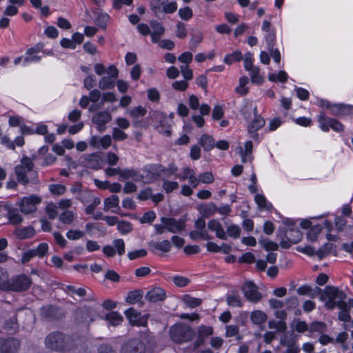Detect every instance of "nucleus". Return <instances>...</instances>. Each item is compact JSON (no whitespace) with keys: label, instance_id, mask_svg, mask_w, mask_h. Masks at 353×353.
I'll use <instances>...</instances> for the list:
<instances>
[{"label":"nucleus","instance_id":"69168bd1","mask_svg":"<svg viewBox=\"0 0 353 353\" xmlns=\"http://www.w3.org/2000/svg\"><path fill=\"white\" fill-rule=\"evenodd\" d=\"M199 180L203 183H212L214 180V177L212 172H206L199 176Z\"/></svg>","mask_w":353,"mask_h":353},{"label":"nucleus","instance_id":"603ef678","mask_svg":"<svg viewBox=\"0 0 353 353\" xmlns=\"http://www.w3.org/2000/svg\"><path fill=\"white\" fill-rule=\"evenodd\" d=\"M179 15L181 19L188 21L192 17L193 13L192 9L190 7L186 6L179 10Z\"/></svg>","mask_w":353,"mask_h":353},{"label":"nucleus","instance_id":"20e7f679","mask_svg":"<svg viewBox=\"0 0 353 353\" xmlns=\"http://www.w3.org/2000/svg\"><path fill=\"white\" fill-rule=\"evenodd\" d=\"M170 339L176 344L189 342L196 336V332L184 323H177L169 329Z\"/></svg>","mask_w":353,"mask_h":353},{"label":"nucleus","instance_id":"4c0bfd02","mask_svg":"<svg viewBox=\"0 0 353 353\" xmlns=\"http://www.w3.org/2000/svg\"><path fill=\"white\" fill-rule=\"evenodd\" d=\"M268 327L270 329H276L280 332H284L287 330V325L283 321H276L271 320L268 322Z\"/></svg>","mask_w":353,"mask_h":353},{"label":"nucleus","instance_id":"412c9836","mask_svg":"<svg viewBox=\"0 0 353 353\" xmlns=\"http://www.w3.org/2000/svg\"><path fill=\"white\" fill-rule=\"evenodd\" d=\"M149 246L152 252L161 250L164 252H168L172 248V244L168 240H163L161 242L152 241L149 243Z\"/></svg>","mask_w":353,"mask_h":353},{"label":"nucleus","instance_id":"79ce46f5","mask_svg":"<svg viewBox=\"0 0 353 353\" xmlns=\"http://www.w3.org/2000/svg\"><path fill=\"white\" fill-rule=\"evenodd\" d=\"M86 166L94 170L99 169L100 163L98 157L94 154H90L86 159Z\"/></svg>","mask_w":353,"mask_h":353},{"label":"nucleus","instance_id":"f8f14e48","mask_svg":"<svg viewBox=\"0 0 353 353\" xmlns=\"http://www.w3.org/2000/svg\"><path fill=\"white\" fill-rule=\"evenodd\" d=\"M145 346L143 343L137 339L128 341L123 345L121 353H144Z\"/></svg>","mask_w":353,"mask_h":353},{"label":"nucleus","instance_id":"423d86ee","mask_svg":"<svg viewBox=\"0 0 353 353\" xmlns=\"http://www.w3.org/2000/svg\"><path fill=\"white\" fill-rule=\"evenodd\" d=\"M150 119L157 123V130L161 134L166 136L171 134V125L168 123V119L163 112L159 111H153L150 113Z\"/></svg>","mask_w":353,"mask_h":353},{"label":"nucleus","instance_id":"4be33fe9","mask_svg":"<svg viewBox=\"0 0 353 353\" xmlns=\"http://www.w3.org/2000/svg\"><path fill=\"white\" fill-rule=\"evenodd\" d=\"M139 177V172L133 168H124L121 170L119 179L125 181L128 179L137 180Z\"/></svg>","mask_w":353,"mask_h":353},{"label":"nucleus","instance_id":"2f4dec72","mask_svg":"<svg viewBox=\"0 0 353 353\" xmlns=\"http://www.w3.org/2000/svg\"><path fill=\"white\" fill-rule=\"evenodd\" d=\"M338 307L341 310L338 316L339 319L343 322H349L351 319V316L350 314V307L348 304L345 302V306H340Z\"/></svg>","mask_w":353,"mask_h":353},{"label":"nucleus","instance_id":"58836bf2","mask_svg":"<svg viewBox=\"0 0 353 353\" xmlns=\"http://www.w3.org/2000/svg\"><path fill=\"white\" fill-rule=\"evenodd\" d=\"M288 74L285 71H279L278 74L271 73L269 74L268 79L270 81L275 82L279 81L281 83H285L288 80Z\"/></svg>","mask_w":353,"mask_h":353},{"label":"nucleus","instance_id":"a878e982","mask_svg":"<svg viewBox=\"0 0 353 353\" xmlns=\"http://www.w3.org/2000/svg\"><path fill=\"white\" fill-rule=\"evenodd\" d=\"M125 314L126 317L128 319L130 323L132 325H139V318L141 316V313L137 312L133 307H130L125 311Z\"/></svg>","mask_w":353,"mask_h":353},{"label":"nucleus","instance_id":"5701e85b","mask_svg":"<svg viewBox=\"0 0 353 353\" xmlns=\"http://www.w3.org/2000/svg\"><path fill=\"white\" fill-rule=\"evenodd\" d=\"M267 314L261 310H254L250 314V320L255 325H261L267 321Z\"/></svg>","mask_w":353,"mask_h":353},{"label":"nucleus","instance_id":"72a5a7b5","mask_svg":"<svg viewBox=\"0 0 353 353\" xmlns=\"http://www.w3.org/2000/svg\"><path fill=\"white\" fill-rule=\"evenodd\" d=\"M114 81L112 79V78L109 77H102L99 82V87L103 90L112 89L114 87Z\"/></svg>","mask_w":353,"mask_h":353},{"label":"nucleus","instance_id":"5fc2aeb1","mask_svg":"<svg viewBox=\"0 0 353 353\" xmlns=\"http://www.w3.org/2000/svg\"><path fill=\"white\" fill-rule=\"evenodd\" d=\"M163 189L166 193H170L179 188V183L176 181H163Z\"/></svg>","mask_w":353,"mask_h":353},{"label":"nucleus","instance_id":"7ed1b4c3","mask_svg":"<svg viewBox=\"0 0 353 353\" xmlns=\"http://www.w3.org/2000/svg\"><path fill=\"white\" fill-rule=\"evenodd\" d=\"M321 293V299L325 301V306L329 310L336 307L345 306L346 294L334 286L327 285Z\"/></svg>","mask_w":353,"mask_h":353},{"label":"nucleus","instance_id":"bb28decb","mask_svg":"<svg viewBox=\"0 0 353 353\" xmlns=\"http://www.w3.org/2000/svg\"><path fill=\"white\" fill-rule=\"evenodd\" d=\"M119 198L117 195L112 194L111 196L106 198L104 200V208L103 210L105 212H108L110 209L113 208H117L119 209Z\"/></svg>","mask_w":353,"mask_h":353},{"label":"nucleus","instance_id":"39448f33","mask_svg":"<svg viewBox=\"0 0 353 353\" xmlns=\"http://www.w3.org/2000/svg\"><path fill=\"white\" fill-rule=\"evenodd\" d=\"M32 284L31 279L26 274H20L8 279V291L21 292L27 290Z\"/></svg>","mask_w":353,"mask_h":353},{"label":"nucleus","instance_id":"e433bc0d","mask_svg":"<svg viewBox=\"0 0 353 353\" xmlns=\"http://www.w3.org/2000/svg\"><path fill=\"white\" fill-rule=\"evenodd\" d=\"M5 328L9 331L15 332L18 328V323L17 321V313L13 312L12 316L5 322Z\"/></svg>","mask_w":353,"mask_h":353},{"label":"nucleus","instance_id":"a18cd8bd","mask_svg":"<svg viewBox=\"0 0 353 353\" xmlns=\"http://www.w3.org/2000/svg\"><path fill=\"white\" fill-rule=\"evenodd\" d=\"M249 71H250L251 81L252 83L258 84L262 83L263 80L260 75V70L258 67H254Z\"/></svg>","mask_w":353,"mask_h":353},{"label":"nucleus","instance_id":"c03bdc74","mask_svg":"<svg viewBox=\"0 0 353 353\" xmlns=\"http://www.w3.org/2000/svg\"><path fill=\"white\" fill-rule=\"evenodd\" d=\"M59 220L63 224H71L74 220V214L70 210H65L60 214Z\"/></svg>","mask_w":353,"mask_h":353},{"label":"nucleus","instance_id":"ea45409f","mask_svg":"<svg viewBox=\"0 0 353 353\" xmlns=\"http://www.w3.org/2000/svg\"><path fill=\"white\" fill-rule=\"evenodd\" d=\"M8 272L0 268V290L6 292L8 291Z\"/></svg>","mask_w":353,"mask_h":353},{"label":"nucleus","instance_id":"49530a36","mask_svg":"<svg viewBox=\"0 0 353 353\" xmlns=\"http://www.w3.org/2000/svg\"><path fill=\"white\" fill-rule=\"evenodd\" d=\"M227 302L230 306L232 307H241L242 301L241 298L239 294H232L227 297Z\"/></svg>","mask_w":353,"mask_h":353},{"label":"nucleus","instance_id":"9b49d317","mask_svg":"<svg viewBox=\"0 0 353 353\" xmlns=\"http://www.w3.org/2000/svg\"><path fill=\"white\" fill-rule=\"evenodd\" d=\"M285 237L288 241L282 239L280 245L283 248H289L290 243H296L302 239V233L298 229L290 228L285 231Z\"/></svg>","mask_w":353,"mask_h":353},{"label":"nucleus","instance_id":"6e6d98bb","mask_svg":"<svg viewBox=\"0 0 353 353\" xmlns=\"http://www.w3.org/2000/svg\"><path fill=\"white\" fill-rule=\"evenodd\" d=\"M84 235V232L79 230H70L66 234L67 238L72 241L81 239Z\"/></svg>","mask_w":353,"mask_h":353},{"label":"nucleus","instance_id":"393cba45","mask_svg":"<svg viewBox=\"0 0 353 353\" xmlns=\"http://www.w3.org/2000/svg\"><path fill=\"white\" fill-rule=\"evenodd\" d=\"M7 216L10 223L12 225H19L23 221L22 216L19 214L18 210L16 208H9Z\"/></svg>","mask_w":353,"mask_h":353},{"label":"nucleus","instance_id":"1a4fd4ad","mask_svg":"<svg viewBox=\"0 0 353 353\" xmlns=\"http://www.w3.org/2000/svg\"><path fill=\"white\" fill-rule=\"evenodd\" d=\"M112 120V115L108 111H101L94 114L92 118V121L97 125V129L99 132H103L106 129V124Z\"/></svg>","mask_w":353,"mask_h":353},{"label":"nucleus","instance_id":"4468645a","mask_svg":"<svg viewBox=\"0 0 353 353\" xmlns=\"http://www.w3.org/2000/svg\"><path fill=\"white\" fill-rule=\"evenodd\" d=\"M253 112L254 118L253 121L248 125V132L251 134L252 137L256 138L258 137V134L256 133L257 130L265 125V121L261 115L257 114L256 107H254Z\"/></svg>","mask_w":353,"mask_h":353},{"label":"nucleus","instance_id":"3c124183","mask_svg":"<svg viewBox=\"0 0 353 353\" xmlns=\"http://www.w3.org/2000/svg\"><path fill=\"white\" fill-rule=\"evenodd\" d=\"M164 3H161L160 0L154 1L151 3V10L154 13L155 16L161 19L162 14V7Z\"/></svg>","mask_w":353,"mask_h":353},{"label":"nucleus","instance_id":"bf43d9fd","mask_svg":"<svg viewBox=\"0 0 353 353\" xmlns=\"http://www.w3.org/2000/svg\"><path fill=\"white\" fill-rule=\"evenodd\" d=\"M177 10V3L175 1L163 3L162 7V14L174 13Z\"/></svg>","mask_w":353,"mask_h":353},{"label":"nucleus","instance_id":"37998d69","mask_svg":"<svg viewBox=\"0 0 353 353\" xmlns=\"http://www.w3.org/2000/svg\"><path fill=\"white\" fill-rule=\"evenodd\" d=\"M110 19V17L108 14L105 13H101L98 15V17L94 20V23L99 26L102 29H105L107 23Z\"/></svg>","mask_w":353,"mask_h":353},{"label":"nucleus","instance_id":"09e8293b","mask_svg":"<svg viewBox=\"0 0 353 353\" xmlns=\"http://www.w3.org/2000/svg\"><path fill=\"white\" fill-rule=\"evenodd\" d=\"M176 36L179 39H184L187 37L188 32L185 24L181 21H179L176 26Z\"/></svg>","mask_w":353,"mask_h":353},{"label":"nucleus","instance_id":"de8ad7c7","mask_svg":"<svg viewBox=\"0 0 353 353\" xmlns=\"http://www.w3.org/2000/svg\"><path fill=\"white\" fill-rule=\"evenodd\" d=\"M149 171L156 177H161L163 176V172L165 171V167L161 164H153L150 165Z\"/></svg>","mask_w":353,"mask_h":353},{"label":"nucleus","instance_id":"a19ab883","mask_svg":"<svg viewBox=\"0 0 353 353\" xmlns=\"http://www.w3.org/2000/svg\"><path fill=\"white\" fill-rule=\"evenodd\" d=\"M183 301L188 306L192 308L199 306L202 303L201 299L192 297L189 294H185L183 298Z\"/></svg>","mask_w":353,"mask_h":353},{"label":"nucleus","instance_id":"2eb2a0df","mask_svg":"<svg viewBox=\"0 0 353 353\" xmlns=\"http://www.w3.org/2000/svg\"><path fill=\"white\" fill-rule=\"evenodd\" d=\"M161 221L165 225L167 230L172 233L181 231L185 227V221L183 219L176 220L174 218L161 217Z\"/></svg>","mask_w":353,"mask_h":353},{"label":"nucleus","instance_id":"c85d7f7f","mask_svg":"<svg viewBox=\"0 0 353 353\" xmlns=\"http://www.w3.org/2000/svg\"><path fill=\"white\" fill-rule=\"evenodd\" d=\"M213 334V328L210 326H201L198 330V345L203 343L204 338Z\"/></svg>","mask_w":353,"mask_h":353},{"label":"nucleus","instance_id":"cd10ccee","mask_svg":"<svg viewBox=\"0 0 353 353\" xmlns=\"http://www.w3.org/2000/svg\"><path fill=\"white\" fill-rule=\"evenodd\" d=\"M200 144L205 151L211 150L215 145L212 137L208 134H203L200 139Z\"/></svg>","mask_w":353,"mask_h":353},{"label":"nucleus","instance_id":"c9c22d12","mask_svg":"<svg viewBox=\"0 0 353 353\" xmlns=\"http://www.w3.org/2000/svg\"><path fill=\"white\" fill-rule=\"evenodd\" d=\"M242 59V54L240 51H236L233 53L227 54L223 61L228 65H231L236 61H239Z\"/></svg>","mask_w":353,"mask_h":353},{"label":"nucleus","instance_id":"aec40b11","mask_svg":"<svg viewBox=\"0 0 353 353\" xmlns=\"http://www.w3.org/2000/svg\"><path fill=\"white\" fill-rule=\"evenodd\" d=\"M237 152L241 155L243 163L248 161V157L251 156L253 150V143L252 141H248L245 143V149L242 146L236 148Z\"/></svg>","mask_w":353,"mask_h":353},{"label":"nucleus","instance_id":"f257e3e1","mask_svg":"<svg viewBox=\"0 0 353 353\" xmlns=\"http://www.w3.org/2000/svg\"><path fill=\"white\" fill-rule=\"evenodd\" d=\"M47 348L57 351L65 352L73 349L75 346L72 337L61 332H52L45 339Z\"/></svg>","mask_w":353,"mask_h":353},{"label":"nucleus","instance_id":"b1692460","mask_svg":"<svg viewBox=\"0 0 353 353\" xmlns=\"http://www.w3.org/2000/svg\"><path fill=\"white\" fill-rule=\"evenodd\" d=\"M15 234L19 239H29L34 236V230L31 226L17 228L15 231Z\"/></svg>","mask_w":353,"mask_h":353},{"label":"nucleus","instance_id":"13d9d810","mask_svg":"<svg viewBox=\"0 0 353 353\" xmlns=\"http://www.w3.org/2000/svg\"><path fill=\"white\" fill-rule=\"evenodd\" d=\"M156 219V214L154 211L146 212L139 221L141 223H151Z\"/></svg>","mask_w":353,"mask_h":353},{"label":"nucleus","instance_id":"7c9ffc66","mask_svg":"<svg viewBox=\"0 0 353 353\" xmlns=\"http://www.w3.org/2000/svg\"><path fill=\"white\" fill-rule=\"evenodd\" d=\"M105 319L113 326L120 325L123 321V318L121 314L117 312H111L108 313L106 315Z\"/></svg>","mask_w":353,"mask_h":353},{"label":"nucleus","instance_id":"f704fd0d","mask_svg":"<svg viewBox=\"0 0 353 353\" xmlns=\"http://www.w3.org/2000/svg\"><path fill=\"white\" fill-rule=\"evenodd\" d=\"M142 296L143 294L141 290H134L128 293L125 301L130 304H134L137 303L142 298Z\"/></svg>","mask_w":353,"mask_h":353},{"label":"nucleus","instance_id":"0e129e2a","mask_svg":"<svg viewBox=\"0 0 353 353\" xmlns=\"http://www.w3.org/2000/svg\"><path fill=\"white\" fill-rule=\"evenodd\" d=\"M146 112L147 111L145 108L141 106H138L130 111V115L131 117L141 118L143 117L146 114Z\"/></svg>","mask_w":353,"mask_h":353},{"label":"nucleus","instance_id":"a211bd4d","mask_svg":"<svg viewBox=\"0 0 353 353\" xmlns=\"http://www.w3.org/2000/svg\"><path fill=\"white\" fill-rule=\"evenodd\" d=\"M208 227L209 230L216 232V235L218 238L223 240L227 239V235L223 230V228L222 227L221 223L217 220H210L208 222Z\"/></svg>","mask_w":353,"mask_h":353},{"label":"nucleus","instance_id":"8fccbe9b","mask_svg":"<svg viewBox=\"0 0 353 353\" xmlns=\"http://www.w3.org/2000/svg\"><path fill=\"white\" fill-rule=\"evenodd\" d=\"M50 192L54 195H62L66 191V188L61 184H51L49 186Z\"/></svg>","mask_w":353,"mask_h":353},{"label":"nucleus","instance_id":"774afa93","mask_svg":"<svg viewBox=\"0 0 353 353\" xmlns=\"http://www.w3.org/2000/svg\"><path fill=\"white\" fill-rule=\"evenodd\" d=\"M174 283L180 288L185 287L190 283V279L181 276H176L173 278Z\"/></svg>","mask_w":353,"mask_h":353},{"label":"nucleus","instance_id":"473e14b6","mask_svg":"<svg viewBox=\"0 0 353 353\" xmlns=\"http://www.w3.org/2000/svg\"><path fill=\"white\" fill-rule=\"evenodd\" d=\"M64 290L71 295L76 294L79 296V297H84L86 295V290L85 288H76L74 285H66Z\"/></svg>","mask_w":353,"mask_h":353},{"label":"nucleus","instance_id":"6e6552de","mask_svg":"<svg viewBox=\"0 0 353 353\" xmlns=\"http://www.w3.org/2000/svg\"><path fill=\"white\" fill-rule=\"evenodd\" d=\"M41 202V197L36 195L24 197L19 204L21 212L26 214L34 212L37 210V205Z\"/></svg>","mask_w":353,"mask_h":353},{"label":"nucleus","instance_id":"6ab92c4d","mask_svg":"<svg viewBox=\"0 0 353 353\" xmlns=\"http://www.w3.org/2000/svg\"><path fill=\"white\" fill-rule=\"evenodd\" d=\"M296 292L299 295H307L310 298H314L321 294V289L317 286L312 288L310 285H305L299 287Z\"/></svg>","mask_w":353,"mask_h":353},{"label":"nucleus","instance_id":"f3484780","mask_svg":"<svg viewBox=\"0 0 353 353\" xmlns=\"http://www.w3.org/2000/svg\"><path fill=\"white\" fill-rule=\"evenodd\" d=\"M165 296V292L163 289L154 288L148 292L145 295V299L150 302L156 303L164 300Z\"/></svg>","mask_w":353,"mask_h":353},{"label":"nucleus","instance_id":"f03ea898","mask_svg":"<svg viewBox=\"0 0 353 353\" xmlns=\"http://www.w3.org/2000/svg\"><path fill=\"white\" fill-rule=\"evenodd\" d=\"M32 160L27 157H23L21 160V165L15 167V174L18 181L26 185L30 182L37 183L38 182L37 172L33 170Z\"/></svg>","mask_w":353,"mask_h":353},{"label":"nucleus","instance_id":"0eeeda50","mask_svg":"<svg viewBox=\"0 0 353 353\" xmlns=\"http://www.w3.org/2000/svg\"><path fill=\"white\" fill-rule=\"evenodd\" d=\"M244 296L251 303H258L262 299V294L258 291L257 286L252 281H246L241 287Z\"/></svg>","mask_w":353,"mask_h":353},{"label":"nucleus","instance_id":"4d7b16f0","mask_svg":"<svg viewBox=\"0 0 353 353\" xmlns=\"http://www.w3.org/2000/svg\"><path fill=\"white\" fill-rule=\"evenodd\" d=\"M46 211L48 215L49 219L51 220H54L58 215L57 207L52 203H49L46 206Z\"/></svg>","mask_w":353,"mask_h":353},{"label":"nucleus","instance_id":"e2e57ef3","mask_svg":"<svg viewBox=\"0 0 353 353\" xmlns=\"http://www.w3.org/2000/svg\"><path fill=\"white\" fill-rule=\"evenodd\" d=\"M228 234L234 239L240 236L241 228L236 225H232L227 228Z\"/></svg>","mask_w":353,"mask_h":353},{"label":"nucleus","instance_id":"9d476101","mask_svg":"<svg viewBox=\"0 0 353 353\" xmlns=\"http://www.w3.org/2000/svg\"><path fill=\"white\" fill-rule=\"evenodd\" d=\"M40 316L45 320L50 321L61 319L63 314L59 308L53 305H46L40 309Z\"/></svg>","mask_w":353,"mask_h":353},{"label":"nucleus","instance_id":"680f3d73","mask_svg":"<svg viewBox=\"0 0 353 353\" xmlns=\"http://www.w3.org/2000/svg\"><path fill=\"white\" fill-rule=\"evenodd\" d=\"M113 245L119 255H123L125 253V243L121 239H114Z\"/></svg>","mask_w":353,"mask_h":353},{"label":"nucleus","instance_id":"c756f323","mask_svg":"<svg viewBox=\"0 0 353 353\" xmlns=\"http://www.w3.org/2000/svg\"><path fill=\"white\" fill-rule=\"evenodd\" d=\"M333 118L325 117L324 113L321 112L318 116V121L321 129L324 132H328L332 123L331 120Z\"/></svg>","mask_w":353,"mask_h":353},{"label":"nucleus","instance_id":"338daca9","mask_svg":"<svg viewBox=\"0 0 353 353\" xmlns=\"http://www.w3.org/2000/svg\"><path fill=\"white\" fill-rule=\"evenodd\" d=\"M112 137L116 141H123L127 139L128 135L119 128H114L112 132Z\"/></svg>","mask_w":353,"mask_h":353},{"label":"nucleus","instance_id":"dca6fc26","mask_svg":"<svg viewBox=\"0 0 353 353\" xmlns=\"http://www.w3.org/2000/svg\"><path fill=\"white\" fill-rule=\"evenodd\" d=\"M150 25L152 29L151 32L152 41L156 43L160 41L161 37L164 34L165 28L161 23L156 20H151Z\"/></svg>","mask_w":353,"mask_h":353},{"label":"nucleus","instance_id":"052dcab7","mask_svg":"<svg viewBox=\"0 0 353 353\" xmlns=\"http://www.w3.org/2000/svg\"><path fill=\"white\" fill-rule=\"evenodd\" d=\"M117 228L119 232L123 234L130 232L132 230L131 223L128 221L119 222Z\"/></svg>","mask_w":353,"mask_h":353},{"label":"nucleus","instance_id":"864d4df0","mask_svg":"<svg viewBox=\"0 0 353 353\" xmlns=\"http://www.w3.org/2000/svg\"><path fill=\"white\" fill-rule=\"evenodd\" d=\"M259 243L262 245V246L267 250H277L279 249V245L276 243L271 241L268 239H263L259 240Z\"/></svg>","mask_w":353,"mask_h":353},{"label":"nucleus","instance_id":"ddd939ff","mask_svg":"<svg viewBox=\"0 0 353 353\" xmlns=\"http://www.w3.org/2000/svg\"><path fill=\"white\" fill-rule=\"evenodd\" d=\"M0 353H17L21 343L15 338H9L6 340L0 339Z\"/></svg>","mask_w":353,"mask_h":353}]
</instances>
